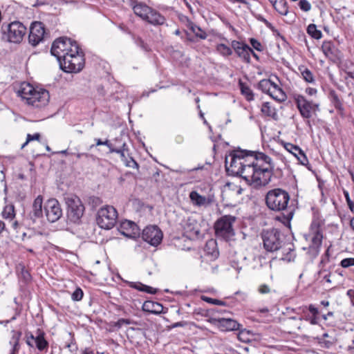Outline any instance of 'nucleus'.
Masks as SVG:
<instances>
[{
  "mask_svg": "<svg viewBox=\"0 0 354 354\" xmlns=\"http://www.w3.org/2000/svg\"><path fill=\"white\" fill-rule=\"evenodd\" d=\"M306 92L310 95H313L315 94H316L317 93V89L315 88H307L306 90Z\"/></svg>",
  "mask_w": 354,
  "mask_h": 354,
  "instance_id": "0e129e2a",
  "label": "nucleus"
},
{
  "mask_svg": "<svg viewBox=\"0 0 354 354\" xmlns=\"http://www.w3.org/2000/svg\"><path fill=\"white\" fill-rule=\"evenodd\" d=\"M261 112L266 116L270 117L274 120H278V115L274 107L272 106L270 102H264L262 104Z\"/></svg>",
  "mask_w": 354,
  "mask_h": 354,
  "instance_id": "c85d7f7f",
  "label": "nucleus"
},
{
  "mask_svg": "<svg viewBox=\"0 0 354 354\" xmlns=\"http://www.w3.org/2000/svg\"><path fill=\"white\" fill-rule=\"evenodd\" d=\"M192 32L195 34L197 37L205 39L207 37V34L204 32L199 26H193L191 28Z\"/></svg>",
  "mask_w": 354,
  "mask_h": 354,
  "instance_id": "a19ab883",
  "label": "nucleus"
},
{
  "mask_svg": "<svg viewBox=\"0 0 354 354\" xmlns=\"http://www.w3.org/2000/svg\"><path fill=\"white\" fill-rule=\"evenodd\" d=\"M283 148L292 155H305L304 151L297 145L291 143H284L283 145Z\"/></svg>",
  "mask_w": 354,
  "mask_h": 354,
  "instance_id": "f704fd0d",
  "label": "nucleus"
},
{
  "mask_svg": "<svg viewBox=\"0 0 354 354\" xmlns=\"http://www.w3.org/2000/svg\"><path fill=\"white\" fill-rule=\"evenodd\" d=\"M185 230L191 235L198 236L200 234V230L198 227L197 222L194 219L189 218L185 225Z\"/></svg>",
  "mask_w": 354,
  "mask_h": 354,
  "instance_id": "cd10ccee",
  "label": "nucleus"
},
{
  "mask_svg": "<svg viewBox=\"0 0 354 354\" xmlns=\"http://www.w3.org/2000/svg\"><path fill=\"white\" fill-rule=\"evenodd\" d=\"M47 37L48 33L46 32L45 26L43 23L34 21L31 24L28 41L32 46H36Z\"/></svg>",
  "mask_w": 354,
  "mask_h": 354,
  "instance_id": "f8f14e48",
  "label": "nucleus"
},
{
  "mask_svg": "<svg viewBox=\"0 0 354 354\" xmlns=\"http://www.w3.org/2000/svg\"><path fill=\"white\" fill-rule=\"evenodd\" d=\"M84 296L83 290L80 288H77L71 295L73 301H79L82 299Z\"/></svg>",
  "mask_w": 354,
  "mask_h": 354,
  "instance_id": "c03bdc74",
  "label": "nucleus"
},
{
  "mask_svg": "<svg viewBox=\"0 0 354 354\" xmlns=\"http://www.w3.org/2000/svg\"><path fill=\"white\" fill-rule=\"evenodd\" d=\"M189 198L193 203L198 206H206L211 203V201L205 196L200 195L197 192L192 191L189 194Z\"/></svg>",
  "mask_w": 354,
  "mask_h": 354,
  "instance_id": "a878e982",
  "label": "nucleus"
},
{
  "mask_svg": "<svg viewBox=\"0 0 354 354\" xmlns=\"http://www.w3.org/2000/svg\"><path fill=\"white\" fill-rule=\"evenodd\" d=\"M299 6L304 12H308L311 9V5L307 0H300Z\"/></svg>",
  "mask_w": 354,
  "mask_h": 354,
  "instance_id": "49530a36",
  "label": "nucleus"
},
{
  "mask_svg": "<svg viewBox=\"0 0 354 354\" xmlns=\"http://www.w3.org/2000/svg\"><path fill=\"white\" fill-rule=\"evenodd\" d=\"M333 104L337 109H342V103L340 100Z\"/></svg>",
  "mask_w": 354,
  "mask_h": 354,
  "instance_id": "774afa93",
  "label": "nucleus"
},
{
  "mask_svg": "<svg viewBox=\"0 0 354 354\" xmlns=\"http://www.w3.org/2000/svg\"><path fill=\"white\" fill-rule=\"evenodd\" d=\"M163 234L156 225L147 226L142 232V239L152 246L158 245L162 240Z\"/></svg>",
  "mask_w": 354,
  "mask_h": 354,
  "instance_id": "4468645a",
  "label": "nucleus"
},
{
  "mask_svg": "<svg viewBox=\"0 0 354 354\" xmlns=\"http://www.w3.org/2000/svg\"><path fill=\"white\" fill-rule=\"evenodd\" d=\"M290 201L289 194L280 188H276L268 191L265 197L266 206L272 211H286V214L277 216L276 220L281 221L284 225L290 228V221L293 217L295 209L288 206Z\"/></svg>",
  "mask_w": 354,
  "mask_h": 354,
  "instance_id": "f03ea898",
  "label": "nucleus"
},
{
  "mask_svg": "<svg viewBox=\"0 0 354 354\" xmlns=\"http://www.w3.org/2000/svg\"><path fill=\"white\" fill-rule=\"evenodd\" d=\"M238 152H240L243 153L242 155H265L262 152H255L252 151L245 150V149H241L240 147H238L236 149H234V150L230 151L228 155H236Z\"/></svg>",
  "mask_w": 354,
  "mask_h": 354,
  "instance_id": "4c0bfd02",
  "label": "nucleus"
},
{
  "mask_svg": "<svg viewBox=\"0 0 354 354\" xmlns=\"http://www.w3.org/2000/svg\"><path fill=\"white\" fill-rule=\"evenodd\" d=\"M214 321L222 331L239 330L241 326L236 320L231 318H218Z\"/></svg>",
  "mask_w": 354,
  "mask_h": 354,
  "instance_id": "aec40b11",
  "label": "nucleus"
},
{
  "mask_svg": "<svg viewBox=\"0 0 354 354\" xmlns=\"http://www.w3.org/2000/svg\"><path fill=\"white\" fill-rule=\"evenodd\" d=\"M67 205V218L71 223H78L84 212V206L80 198L75 195L64 198Z\"/></svg>",
  "mask_w": 354,
  "mask_h": 354,
  "instance_id": "0eeeda50",
  "label": "nucleus"
},
{
  "mask_svg": "<svg viewBox=\"0 0 354 354\" xmlns=\"http://www.w3.org/2000/svg\"><path fill=\"white\" fill-rule=\"evenodd\" d=\"M236 217L231 215H224L219 218L214 223V230L216 236L225 240L231 239L234 235L233 223Z\"/></svg>",
  "mask_w": 354,
  "mask_h": 354,
  "instance_id": "1a4fd4ad",
  "label": "nucleus"
},
{
  "mask_svg": "<svg viewBox=\"0 0 354 354\" xmlns=\"http://www.w3.org/2000/svg\"><path fill=\"white\" fill-rule=\"evenodd\" d=\"M228 157L225 156L228 175L240 176L254 187L265 186L270 183L274 167L270 156H254L255 162L249 165H245L241 161L245 156H230V164Z\"/></svg>",
  "mask_w": 354,
  "mask_h": 354,
  "instance_id": "f257e3e1",
  "label": "nucleus"
},
{
  "mask_svg": "<svg viewBox=\"0 0 354 354\" xmlns=\"http://www.w3.org/2000/svg\"><path fill=\"white\" fill-rule=\"evenodd\" d=\"M48 2L46 1L36 0L35 3L32 5L34 7H38L40 6L48 5Z\"/></svg>",
  "mask_w": 354,
  "mask_h": 354,
  "instance_id": "e2e57ef3",
  "label": "nucleus"
},
{
  "mask_svg": "<svg viewBox=\"0 0 354 354\" xmlns=\"http://www.w3.org/2000/svg\"><path fill=\"white\" fill-rule=\"evenodd\" d=\"M232 47L238 55L246 63L250 62V52L252 49L247 44L234 40L232 42Z\"/></svg>",
  "mask_w": 354,
  "mask_h": 354,
  "instance_id": "a211bd4d",
  "label": "nucleus"
},
{
  "mask_svg": "<svg viewBox=\"0 0 354 354\" xmlns=\"http://www.w3.org/2000/svg\"><path fill=\"white\" fill-rule=\"evenodd\" d=\"M2 216L4 218H11L15 216L13 205H7L2 212Z\"/></svg>",
  "mask_w": 354,
  "mask_h": 354,
  "instance_id": "ea45409f",
  "label": "nucleus"
},
{
  "mask_svg": "<svg viewBox=\"0 0 354 354\" xmlns=\"http://www.w3.org/2000/svg\"><path fill=\"white\" fill-rule=\"evenodd\" d=\"M308 156H295L297 160L303 165H306L309 170H311L310 166L308 164Z\"/></svg>",
  "mask_w": 354,
  "mask_h": 354,
  "instance_id": "3c124183",
  "label": "nucleus"
},
{
  "mask_svg": "<svg viewBox=\"0 0 354 354\" xmlns=\"http://www.w3.org/2000/svg\"><path fill=\"white\" fill-rule=\"evenodd\" d=\"M35 346L39 351H47L48 342L45 339V333L38 329L35 335Z\"/></svg>",
  "mask_w": 354,
  "mask_h": 354,
  "instance_id": "4be33fe9",
  "label": "nucleus"
},
{
  "mask_svg": "<svg viewBox=\"0 0 354 354\" xmlns=\"http://www.w3.org/2000/svg\"><path fill=\"white\" fill-rule=\"evenodd\" d=\"M346 295L351 299V305L354 306V290L349 289L346 292Z\"/></svg>",
  "mask_w": 354,
  "mask_h": 354,
  "instance_id": "680f3d73",
  "label": "nucleus"
},
{
  "mask_svg": "<svg viewBox=\"0 0 354 354\" xmlns=\"http://www.w3.org/2000/svg\"><path fill=\"white\" fill-rule=\"evenodd\" d=\"M44 211L48 221L50 223L58 221L62 216L60 204L55 198H50L46 201Z\"/></svg>",
  "mask_w": 354,
  "mask_h": 354,
  "instance_id": "2eb2a0df",
  "label": "nucleus"
},
{
  "mask_svg": "<svg viewBox=\"0 0 354 354\" xmlns=\"http://www.w3.org/2000/svg\"><path fill=\"white\" fill-rule=\"evenodd\" d=\"M185 325V322H179L172 324L171 328L182 327Z\"/></svg>",
  "mask_w": 354,
  "mask_h": 354,
  "instance_id": "338daca9",
  "label": "nucleus"
},
{
  "mask_svg": "<svg viewBox=\"0 0 354 354\" xmlns=\"http://www.w3.org/2000/svg\"><path fill=\"white\" fill-rule=\"evenodd\" d=\"M294 101L301 116L304 118H310L311 117V112L314 110V107L317 106V105L308 101L301 95H295Z\"/></svg>",
  "mask_w": 354,
  "mask_h": 354,
  "instance_id": "dca6fc26",
  "label": "nucleus"
},
{
  "mask_svg": "<svg viewBox=\"0 0 354 354\" xmlns=\"http://www.w3.org/2000/svg\"><path fill=\"white\" fill-rule=\"evenodd\" d=\"M21 332L13 331L12 337L10 342V343L12 345V350L10 354H17L18 353V351L19 350V341L21 337Z\"/></svg>",
  "mask_w": 354,
  "mask_h": 354,
  "instance_id": "7c9ffc66",
  "label": "nucleus"
},
{
  "mask_svg": "<svg viewBox=\"0 0 354 354\" xmlns=\"http://www.w3.org/2000/svg\"><path fill=\"white\" fill-rule=\"evenodd\" d=\"M26 338L27 339L32 340L34 342H35V336L32 335L31 333L27 332L26 333Z\"/></svg>",
  "mask_w": 354,
  "mask_h": 354,
  "instance_id": "69168bd1",
  "label": "nucleus"
},
{
  "mask_svg": "<svg viewBox=\"0 0 354 354\" xmlns=\"http://www.w3.org/2000/svg\"><path fill=\"white\" fill-rule=\"evenodd\" d=\"M135 43L137 46L142 48L143 50H147V45L145 41L140 37H137L135 39Z\"/></svg>",
  "mask_w": 354,
  "mask_h": 354,
  "instance_id": "4d7b16f0",
  "label": "nucleus"
},
{
  "mask_svg": "<svg viewBox=\"0 0 354 354\" xmlns=\"http://www.w3.org/2000/svg\"><path fill=\"white\" fill-rule=\"evenodd\" d=\"M133 323V321L129 319H124L121 318L119 319L114 324V326L120 328L123 325H129Z\"/></svg>",
  "mask_w": 354,
  "mask_h": 354,
  "instance_id": "a18cd8bd",
  "label": "nucleus"
},
{
  "mask_svg": "<svg viewBox=\"0 0 354 354\" xmlns=\"http://www.w3.org/2000/svg\"><path fill=\"white\" fill-rule=\"evenodd\" d=\"M142 308L145 311H147L153 314H160L163 310V306L158 302L146 301L143 304Z\"/></svg>",
  "mask_w": 354,
  "mask_h": 354,
  "instance_id": "b1692460",
  "label": "nucleus"
},
{
  "mask_svg": "<svg viewBox=\"0 0 354 354\" xmlns=\"http://www.w3.org/2000/svg\"><path fill=\"white\" fill-rule=\"evenodd\" d=\"M346 74L348 77L354 80V65L347 68Z\"/></svg>",
  "mask_w": 354,
  "mask_h": 354,
  "instance_id": "052dcab7",
  "label": "nucleus"
},
{
  "mask_svg": "<svg viewBox=\"0 0 354 354\" xmlns=\"http://www.w3.org/2000/svg\"><path fill=\"white\" fill-rule=\"evenodd\" d=\"M131 6L134 14L149 24L160 26L166 24L165 17L145 3L135 0L131 2Z\"/></svg>",
  "mask_w": 354,
  "mask_h": 354,
  "instance_id": "20e7f679",
  "label": "nucleus"
},
{
  "mask_svg": "<svg viewBox=\"0 0 354 354\" xmlns=\"http://www.w3.org/2000/svg\"><path fill=\"white\" fill-rule=\"evenodd\" d=\"M120 227L122 230L121 234L127 237L136 239L140 236V228L134 222L125 221L121 223Z\"/></svg>",
  "mask_w": 354,
  "mask_h": 354,
  "instance_id": "6ab92c4d",
  "label": "nucleus"
},
{
  "mask_svg": "<svg viewBox=\"0 0 354 354\" xmlns=\"http://www.w3.org/2000/svg\"><path fill=\"white\" fill-rule=\"evenodd\" d=\"M304 313H305L304 317H300L299 319H304L307 322H309L310 324L312 325H316L318 324L319 317H315V316H312V315H310L309 313H306L305 310H303Z\"/></svg>",
  "mask_w": 354,
  "mask_h": 354,
  "instance_id": "79ce46f5",
  "label": "nucleus"
},
{
  "mask_svg": "<svg viewBox=\"0 0 354 354\" xmlns=\"http://www.w3.org/2000/svg\"><path fill=\"white\" fill-rule=\"evenodd\" d=\"M84 54L79 46H75V48L71 50L70 54L68 53L58 62L60 68L66 73L80 72L84 66Z\"/></svg>",
  "mask_w": 354,
  "mask_h": 354,
  "instance_id": "39448f33",
  "label": "nucleus"
},
{
  "mask_svg": "<svg viewBox=\"0 0 354 354\" xmlns=\"http://www.w3.org/2000/svg\"><path fill=\"white\" fill-rule=\"evenodd\" d=\"M96 146H101L105 148L103 152L105 153H116L124 155L127 145L121 139H115L113 141L106 140L102 141L101 139H95Z\"/></svg>",
  "mask_w": 354,
  "mask_h": 354,
  "instance_id": "ddd939ff",
  "label": "nucleus"
},
{
  "mask_svg": "<svg viewBox=\"0 0 354 354\" xmlns=\"http://www.w3.org/2000/svg\"><path fill=\"white\" fill-rule=\"evenodd\" d=\"M268 95L272 98L278 102H283L286 99V95L285 92L275 83L272 86V89Z\"/></svg>",
  "mask_w": 354,
  "mask_h": 354,
  "instance_id": "bb28decb",
  "label": "nucleus"
},
{
  "mask_svg": "<svg viewBox=\"0 0 354 354\" xmlns=\"http://www.w3.org/2000/svg\"><path fill=\"white\" fill-rule=\"evenodd\" d=\"M344 195L346 198L347 205L350 209V210L354 213V202L351 201L349 196V193L346 190H344Z\"/></svg>",
  "mask_w": 354,
  "mask_h": 354,
  "instance_id": "de8ad7c7",
  "label": "nucleus"
},
{
  "mask_svg": "<svg viewBox=\"0 0 354 354\" xmlns=\"http://www.w3.org/2000/svg\"><path fill=\"white\" fill-rule=\"evenodd\" d=\"M263 248L267 252L279 250L283 243V235L277 228L263 230L261 232Z\"/></svg>",
  "mask_w": 354,
  "mask_h": 354,
  "instance_id": "423d86ee",
  "label": "nucleus"
},
{
  "mask_svg": "<svg viewBox=\"0 0 354 354\" xmlns=\"http://www.w3.org/2000/svg\"><path fill=\"white\" fill-rule=\"evenodd\" d=\"M126 283L128 284V286L130 288H134L136 290H138L141 292H145L150 294H156L158 292V289L153 288L151 286L145 285L142 283L141 282H132V281H126Z\"/></svg>",
  "mask_w": 354,
  "mask_h": 354,
  "instance_id": "393cba45",
  "label": "nucleus"
},
{
  "mask_svg": "<svg viewBox=\"0 0 354 354\" xmlns=\"http://www.w3.org/2000/svg\"><path fill=\"white\" fill-rule=\"evenodd\" d=\"M274 10L281 15H286L288 12L287 1L286 0H277L272 3Z\"/></svg>",
  "mask_w": 354,
  "mask_h": 354,
  "instance_id": "c756f323",
  "label": "nucleus"
},
{
  "mask_svg": "<svg viewBox=\"0 0 354 354\" xmlns=\"http://www.w3.org/2000/svg\"><path fill=\"white\" fill-rule=\"evenodd\" d=\"M18 95L26 101V103L36 108L46 106L49 101L50 95L45 89L36 90L30 84L24 82L18 91Z\"/></svg>",
  "mask_w": 354,
  "mask_h": 354,
  "instance_id": "7ed1b4c3",
  "label": "nucleus"
},
{
  "mask_svg": "<svg viewBox=\"0 0 354 354\" xmlns=\"http://www.w3.org/2000/svg\"><path fill=\"white\" fill-rule=\"evenodd\" d=\"M258 292L260 294H268L271 292L270 288L266 284H261L258 288Z\"/></svg>",
  "mask_w": 354,
  "mask_h": 354,
  "instance_id": "864d4df0",
  "label": "nucleus"
},
{
  "mask_svg": "<svg viewBox=\"0 0 354 354\" xmlns=\"http://www.w3.org/2000/svg\"><path fill=\"white\" fill-rule=\"evenodd\" d=\"M250 44L252 45V46L254 49H256L257 50H258V51H262L263 50V47H262L261 44L258 40H257L256 39L251 38L250 39Z\"/></svg>",
  "mask_w": 354,
  "mask_h": 354,
  "instance_id": "8fccbe9b",
  "label": "nucleus"
},
{
  "mask_svg": "<svg viewBox=\"0 0 354 354\" xmlns=\"http://www.w3.org/2000/svg\"><path fill=\"white\" fill-rule=\"evenodd\" d=\"M226 187H234L235 189H236V194L237 195H240L242 194L243 189L239 187V186H237L233 183H227L226 185H225Z\"/></svg>",
  "mask_w": 354,
  "mask_h": 354,
  "instance_id": "13d9d810",
  "label": "nucleus"
},
{
  "mask_svg": "<svg viewBox=\"0 0 354 354\" xmlns=\"http://www.w3.org/2000/svg\"><path fill=\"white\" fill-rule=\"evenodd\" d=\"M40 138V134L38 133H35L34 135L28 134L27 135V139L26 142L24 143L21 146V147H24L26 145H27L28 142L32 141V140H38Z\"/></svg>",
  "mask_w": 354,
  "mask_h": 354,
  "instance_id": "603ef678",
  "label": "nucleus"
},
{
  "mask_svg": "<svg viewBox=\"0 0 354 354\" xmlns=\"http://www.w3.org/2000/svg\"><path fill=\"white\" fill-rule=\"evenodd\" d=\"M330 97L333 104L336 103L338 100H339V98L335 91H331L330 92Z\"/></svg>",
  "mask_w": 354,
  "mask_h": 354,
  "instance_id": "bf43d9fd",
  "label": "nucleus"
},
{
  "mask_svg": "<svg viewBox=\"0 0 354 354\" xmlns=\"http://www.w3.org/2000/svg\"><path fill=\"white\" fill-rule=\"evenodd\" d=\"M75 46H78L75 41H73L67 37H59L53 43L50 52L58 61L62 59L68 53L70 54L71 50L75 48Z\"/></svg>",
  "mask_w": 354,
  "mask_h": 354,
  "instance_id": "9b49d317",
  "label": "nucleus"
},
{
  "mask_svg": "<svg viewBox=\"0 0 354 354\" xmlns=\"http://www.w3.org/2000/svg\"><path fill=\"white\" fill-rule=\"evenodd\" d=\"M274 84L270 79H263L259 82L258 88L263 93L269 94Z\"/></svg>",
  "mask_w": 354,
  "mask_h": 354,
  "instance_id": "2f4dec72",
  "label": "nucleus"
},
{
  "mask_svg": "<svg viewBox=\"0 0 354 354\" xmlns=\"http://www.w3.org/2000/svg\"><path fill=\"white\" fill-rule=\"evenodd\" d=\"M238 339L243 342H248L250 341V331L246 329L239 330Z\"/></svg>",
  "mask_w": 354,
  "mask_h": 354,
  "instance_id": "37998d69",
  "label": "nucleus"
},
{
  "mask_svg": "<svg viewBox=\"0 0 354 354\" xmlns=\"http://www.w3.org/2000/svg\"><path fill=\"white\" fill-rule=\"evenodd\" d=\"M117 219L116 209L113 206L106 205L98 210L96 221L100 227L110 230L115 226Z\"/></svg>",
  "mask_w": 354,
  "mask_h": 354,
  "instance_id": "6e6552de",
  "label": "nucleus"
},
{
  "mask_svg": "<svg viewBox=\"0 0 354 354\" xmlns=\"http://www.w3.org/2000/svg\"><path fill=\"white\" fill-rule=\"evenodd\" d=\"M42 203L43 198L40 195L34 200L32 210L28 214V217L33 223H35L37 219L43 216Z\"/></svg>",
  "mask_w": 354,
  "mask_h": 354,
  "instance_id": "412c9836",
  "label": "nucleus"
},
{
  "mask_svg": "<svg viewBox=\"0 0 354 354\" xmlns=\"http://www.w3.org/2000/svg\"><path fill=\"white\" fill-rule=\"evenodd\" d=\"M239 86L242 95L245 96L248 101H252L254 100V93L246 84L240 81Z\"/></svg>",
  "mask_w": 354,
  "mask_h": 354,
  "instance_id": "473e14b6",
  "label": "nucleus"
},
{
  "mask_svg": "<svg viewBox=\"0 0 354 354\" xmlns=\"http://www.w3.org/2000/svg\"><path fill=\"white\" fill-rule=\"evenodd\" d=\"M3 38L10 42H20L26 32V26L19 21H13L7 25H2Z\"/></svg>",
  "mask_w": 354,
  "mask_h": 354,
  "instance_id": "9d476101",
  "label": "nucleus"
},
{
  "mask_svg": "<svg viewBox=\"0 0 354 354\" xmlns=\"http://www.w3.org/2000/svg\"><path fill=\"white\" fill-rule=\"evenodd\" d=\"M128 158H129V160L126 159L127 166L130 167H133V168H138V164L133 158V157L132 156H128Z\"/></svg>",
  "mask_w": 354,
  "mask_h": 354,
  "instance_id": "6e6d98bb",
  "label": "nucleus"
},
{
  "mask_svg": "<svg viewBox=\"0 0 354 354\" xmlns=\"http://www.w3.org/2000/svg\"><path fill=\"white\" fill-rule=\"evenodd\" d=\"M309 313L312 315V316H315V317H319V310L315 307L313 304L309 305L308 306Z\"/></svg>",
  "mask_w": 354,
  "mask_h": 354,
  "instance_id": "5fc2aeb1",
  "label": "nucleus"
},
{
  "mask_svg": "<svg viewBox=\"0 0 354 354\" xmlns=\"http://www.w3.org/2000/svg\"><path fill=\"white\" fill-rule=\"evenodd\" d=\"M322 50L326 57L334 63L341 59V52L331 41H324L322 45Z\"/></svg>",
  "mask_w": 354,
  "mask_h": 354,
  "instance_id": "f3484780",
  "label": "nucleus"
},
{
  "mask_svg": "<svg viewBox=\"0 0 354 354\" xmlns=\"http://www.w3.org/2000/svg\"><path fill=\"white\" fill-rule=\"evenodd\" d=\"M313 235L311 240L310 248L314 249L317 252L322 243L323 235L319 227H314L313 225Z\"/></svg>",
  "mask_w": 354,
  "mask_h": 354,
  "instance_id": "5701e85b",
  "label": "nucleus"
},
{
  "mask_svg": "<svg viewBox=\"0 0 354 354\" xmlns=\"http://www.w3.org/2000/svg\"><path fill=\"white\" fill-rule=\"evenodd\" d=\"M307 33L315 39H319L322 37V32L317 28V26L314 24L308 26Z\"/></svg>",
  "mask_w": 354,
  "mask_h": 354,
  "instance_id": "72a5a7b5",
  "label": "nucleus"
},
{
  "mask_svg": "<svg viewBox=\"0 0 354 354\" xmlns=\"http://www.w3.org/2000/svg\"><path fill=\"white\" fill-rule=\"evenodd\" d=\"M299 71L301 73L303 79L309 83H313L315 81L314 76L312 72L307 68L304 66L299 68Z\"/></svg>",
  "mask_w": 354,
  "mask_h": 354,
  "instance_id": "c9c22d12",
  "label": "nucleus"
},
{
  "mask_svg": "<svg viewBox=\"0 0 354 354\" xmlns=\"http://www.w3.org/2000/svg\"><path fill=\"white\" fill-rule=\"evenodd\" d=\"M216 50L223 56H230L232 54V49L224 44H218Z\"/></svg>",
  "mask_w": 354,
  "mask_h": 354,
  "instance_id": "e433bc0d",
  "label": "nucleus"
},
{
  "mask_svg": "<svg viewBox=\"0 0 354 354\" xmlns=\"http://www.w3.org/2000/svg\"><path fill=\"white\" fill-rule=\"evenodd\" d=\"M340 266L342 268H348L351 266H354V258H345L340 262Z\"/></svg>",
  "mask_w": 354,
  "mask_h": 354,
  "instance_id": "09e8293b",
  "label": "nucleus"
},
{
  "mask_svg": "<svg viewBox=\"0 0 354 354\" xmlns=\"http://www.w3.org/2000/svg\"><path fill=\"white\" fill-rule=\"evenodd\" d=\"M201 299L207 303L214 304V305H218V306H226V303L223 301L217 299H213L211 297H208L207 296L202 295L201 297Z\"/></svg>",
  "mask_w": 354,
  "mask_h": 354,
  "instance_id": "58836bf2",
  "label": "nucleus"
}]
</instances>
